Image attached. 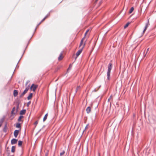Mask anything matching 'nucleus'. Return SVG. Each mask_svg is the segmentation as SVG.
Returning a JSON list of instances; mask_svg holds the SVG:
<instances>
[{"label":"nucleus","mask_w":156,"mask_h":156,"mask_svg":"<svg viewBox=\"0 0 156 156\" xmlns=\"http://www.w3.org/2000/svg\"><path fill=\"white\" fill-rule=\"evenodd\" d=\"M2 121H0V127L1 126L2 124Z\"/></svg>","instance_id":"cd10ccee"},{"label":"nucleus","mask_w":156,"mask_h":156,"mask_svg":"<svg viewBox=\"0 0 156 156\" xmlns=\"http://www.w3.org/2000/svg\"><path fill=\"white\" fill-rule=\"evenodd\" d=\"M98 0H96V2H97Z\"/></svg>","instance_id":"473e14b6"},{"label":"nucleus","mask_w":156,"mask_h":156,"mask_svg":"<svg viewBox=\"0 0 156 156\" xmlns=\"http://www.w3.org/2000/svg\"><path fill=\"white\" fill-rule=\"evenodd\" d=\"M15 147L14 146H12V147L11 152H14L15 151Z\"/></svg>","instance_id":"dca6fc26"},{"label":"nucleus","mask_w":156,"mask_h":156,"mask_svg":"<svg viewBox=\"0 0 156 156\" xmlns=\"http://www.w3.org/2000/svg\"><path fill=\"white\" fill-rule=\"evenodd\" d=\"M89 29L87 30L86 31V33H85V35H84V37L81 40V42H80V46H79V47H80L82 45V44H83V40H84V38H85V37L86 36V35L87 34V33H88V32H89Z\"/></svg>","instance_id":"7ed1b4c3"},{"label":"nucleus","mask_w":156,"mask_h":156,"mask_svg":"<svg viewBox=\"0 0 156 156\" xmlns=\"http://www.w3.org/2000/svg\"><path fill=\"white\" fill-rule=\"evenodd\" d=\"M72 66L71 65H70L69 67V68H68V70H70L71 68V67Z\"/></svg>","instance_id":"a878e982"},{"label":"nucleus","mask_w":156,"mask_h":156,"mask_svg":"<svg viewBox=\"0 0 156 156\" xmlns=\"http://www.w3.org/2000/svg\"><path fill=\"white\" fill-rule=\"evenodd\" d=\"M86 111L87 113H90L91 111V108L90 107H88L87 108Z\"/></svg>","instance_id":"9d476101"},{"label":"nucleus","mask_w":156,"mask_h":156,"mask_svg":"<svg viewBox=\"0 0 156 156\" xmlns=\"http://www.w3.org/2000/svg\"><path fill=\"white\" fill-rule=\"evenodd\" d=\"M129 23H127L124 27V28H126L129 25Z\"/></svg>","instance_id":"5701e85b"},{"label":"nucleus","mask_w":156,"mask_h":156,"mask_svg":"<svg viewBox=\"0 0 156 156\" xmlns=\"http://www.w3.org/2000/svg\"><path fill=\"white\" fill-rule=\"evenodd\" d=\"M133 10H134V8L133 7H132L131 8L130 10H129V13H131L133 12Z\"/></svg>","instance_id":"aec40b11"},{"label":"nucleus","mask_w":156,"mask_h":156,"mask_svg":"<svg viewBox=\"0 0 156 156\" xmlns=\"http://www.w3.org/2000/svg\"><path fill=\"white\" fill-rule=\"evenodd\" d=\"M29 81H27L26 82V85H27V84H28V83H29Z\"/></svg>","instance_id":"c756f323"},{"label":"nucleus","mask_w":156,"mask_h":156,"mask_svg":"<svg viewBox=\"0 0 156 156\" xmlns=\"http://www.w3.org/2000/svg\"><path fill=\"white\" fill-rule=\"evenodd\" d=\"M19 130H15L14 133V136L15 137H16L17 136V135H18V133H19Z\"/></svg>","instance_id":"1a4fd4ad"},{"label":"nucleus","mask_w":156,"mask_h":156,"mask_svg":"<svg viewBox=\"0 0 156 156\" xmlns=\"http://www.w3.org/2000/svg\"><path fill=\"white\" fill-rule=\"evenodd\" d=\"M65 153V152L64 151H62L60 153V156H63V155H64Z\"/></svg>","instance_id":"6ab92c4d"},{"label":"nucleus","mask_w":156,"mask_h":156,"mask_svg":"<svg viewBox=\"0 0 156 156\" xmlns=\"http://www.w3.org/2000/svg\"><path fill=\"white\" fill-rule=\"evenodd\" d=\"M62 53H61L60 55H59V57L58 58V60H61L62 59L63 57L62 56Z\"/></svg>","instance_id":"ddd939ff"},{"label":"nucleus","mask_w":156,"mask_h":156,"mask_svg":"<svg viewBox=\"0 0 156 156\" xmlns=\"http://www.w3.org/2000/svg\"><path fill=\"white\" fill-rule=\"evenodd\" d=\"M47 18V17L46 16L43 19V20H42V21H41V22H42L43 21H44L45 19Z\"/></svg>","instance_id":"c85d7f7f"},{"label":"nucleus","mask_w":156,"mask_h":156,"mask_svg":"<svg viewBox=\"0 0 156 156\" xmlns=\"http://www.w3.org/2000/svg\"><path fill=\"white\" fill-rule=\"evenodd\" d=\"M87 128V126H86V127H85V129H86Z\"/></svg>","instance_id":"2f4dec72"},{"label":"nucleus","mask_w":156,"mask_h":156,"mask_svg":"<svg viewBox=\"0 0 156 156\" xmlns=\"http://www.w3.org/2000/svg\"><path fill=\"white\" fill-rule=\"evenodd\" d=\"M112 96H111L110 98L108 99V102H110V101L112 100Z\"/></svg>","instance_id":"4be33fe9"},{"label":"nucleus","mask_w":156,"mask_h":156,"mask_svg":"<svg viewBox=\"0 0 156 156\" xmlns=\"http://www.w3.org/2000/svg\"><path fill=\"white\" fill-rule=\"evenodd\" d=\"M29 86H28L27 87L24 91L20 95V97H23L28 91L29 89Z\"/></svg>","instance_id":"0eeeda50"},{"label":"nucleus","mask_w":156,"mask_h":156,"mask_svg":"<svg viewBox=\"0 0 156 156\" xmlns=\"http://www.w3.org/2000/svg\"><path fill=\"white\" fill-rule=\"evenodd\" d=\"M85 45V44H84V45H83V47H82V48L81 49H80V50H78V51L77 52V53L76 54V57H77L80 55V54L81 53V52H82V51L83 49V48L84 47Z\"/></svg>","instance_id":"20e7f679"},{"label":"nucleus","mask_w":156,"mask_h":156,"mask_svg":"<svg viewBox=\"0 0 156 156\" xmlns=\"http://www.w3.org/2000/svg\"><path fill=\"white\" fill-rule=\"evenodd\" d=\"M48 116V114H46L44 116V118H43V121H45L47 119V116Z\"/></svg>","instance_id":"2eb2a0df"},{"label":"nucleus","mask_w":156,"mask_h":156,"mask_svg":"<svg viewBox=\"0 0 156 156\" xmlns=\"http://www.w3.org/2000/svg\"><path fill=\"white\" fill-rule=\"evenodd\" d=\"M30 101H29L28 103H27V105H30Z\"/></svg>","instance_id":"7c9ffc66"},{"label":"nucleus","mask_w":156,"mask_h":156,"mask_svg":"<svg viewBox=\"0 0 156 156\" xmlns=\"http://www.w3.org/2000/svg\"><path fill=\"white\" fill-rule=\"evenodd\" d=\"M23 118V116H22V115L20 116L19 117V118L18 119V121L19 122L20 121H21V119H22Z\"/></svg>","instance_id":"a211bd4d"},{"label":"nucleus","mask_w":156,"mask_h":156,"mask_svg":"<svg viewBox=\"0 0 156 156\" xmlns=\"http://www.w3.org/2000/svg\"><path fill=\"white\" fill-rule=\"evenodd\" d=\"M149 25H150V23H149V19H148V20L147 23L146 24V25H145V28H144V29L143 31V34H144V32L146 31L147 29V28L148 27V26Z\"/></svg>","instance_id":"423d86ee"},{"label":"nucleus","mask_w":156,"mask_h":156,"mask_svg":"<svg viewBox=\"0 0 156 156\" xmlns=\"http://www.w3.org/2000/svg\"><path fill=\"white\" fill-rule=\"evenodd\" d=\"M26 112V110H23L21 111L20 112V114L21 115H23L25 114Z\"/></svg>","instance_id":"4468645a"},{"label":"nucleus","mask_w":156,"mask_h":156,"mask_svg":"<svg viewBox=\"0 0 156 156\" xmlns=\"http://www.w3.org/2000/svg\"><path fill=\"white\" fill-rule=\"evenodd\" d=\"M19 108V105H18L17 106L16 108V109L15 107H14L11 111L12 114H16L18 110V109Z\"/></svg>","instance_id":"f03ea898"},{"label":"nucleus","mask_w":156,"mask_h":156,"mask_svg":"<svg viewBox=\"0 0 156 156\" xmlns=\"http://www.w3.org/2000/svg\"><path fill=\"white\" fill-rule=\"evenodd\" d=\"M37 85H35L34 84H32L31 87H30V89L31 90H32L33 91H35L37 87Z\"/></svg>","instance_id":"39448f33"},{"label":"nucleus","mask_w":156,"mask_h":156,"mask_svg":"<svg viewBox=\"0 0 156 156\" xmlns=\"http://www.w3.org/2000/svg\"><path fill=\"white\" fill-rule=\"evenodd\" d=\"M38 121H36L34 123V124L36 126L37 124H38Z\"/></svg>","instance_id":"393cba45"},{"label":"nucleus","mask_w":156,"mask_h":156,"mask_svg":"<svg viewBox=\"0 0 156 156\" xmlns=\"http://www.w3.org/2000/svg\"><path fill=\"white\" fill-rule=\"evenodd\" d=\"M14 97H16L18 94L17 91L16 90H14Z\"/></svg>","instance_id":"9b49d317"},{"label":"nucleus","mask_w":156,"mask_h":156,"mask_svg":"<svg viewBox=\"0 0 156 156\" xmlns=\"http://www.w3.org/2000/svg\"><path fill=\"white\" fill-rule=\"evenodd\" d=\"M112 68V66L111 63L109 64L108 66V71L107 72V79L109 80L110 79V75L111 70Z\"/></svg>","instance_id":"f257e3e1"},{"label":"nucleus","mask_w":156,"mask_h":156,"mask_svg":"<svg viewBox=\"0 0 156 156\" xmlns=\"http://www.w3.org/2000/svg\"><path fill=\"white\" fill-rule=\"evenodd\" d=\"M149 48H147V52H146V53L145 54V56H145V55H146V54H147V52L148 51H149Z\"/></svg>","instance_id":"bb28decb"},{"label":"nucleus","mask_w":156,"mask_h":156,"mask_svg":"<svg viewBox=\"0 0 156 156\" xmlns=\"http://www.w3.org/2000/svg\"><path fill=\"white\" fill-rule=\"evenodd\" d=\"M17 140L15 139H13L11 141V144H14L17 143Z\"/></svg>","instance_id":"6e6552de"},{"label":"nucleus","mask_w":156,"mask_h":156,"mask_svg":"<svg viewBox=\"0 0 156 156\" xmlns=\"http://www.w3.org/2000/svg\"><path fill=\"white\" fill-rule=\"evenodd\" d=\"M22 143H23L22 141H20V140L19 141L18 143V145L19 146H21L22 144Z\"/></svg>","instance_id":"f3484780"},{"label":"nucleus","mask_w":156,"mask_h":156,"mask_svg":"<svg viewBox=\"0 0 156 156\" xmlns=\"http://www.w3.org/2000/svg\"><path fill=\"white\" fill-rule=\"evenodd\" d=\"M20 127V124L19 123H17L16 125V128H19Z\"/></svg>","instance_id":"412c9836"},{"label":"nucleus","mask_w":156,"mask_h":156,"mask_svg":"<svg viewBox=\"0 0 156 156\" xmlns=\"http://www.w3.org/2000/svg\"><path fill=\"white\" fill-rule=\"evenodd\" d=\"M80 86H78L76 88V92L77 90L80 89Z\"/></svg>","instance_id":"b1692460"},{"label":"nucleus","mask_w":156,"mask_h":156,"mask_svg":"<svg viewBox=\"0 0 156 156\" xmlns=\"http://www.w3.org/2000/svg\"><path fill=\"white\" fill-rule=\"evenodd\" d=\"M33 96V94L32 93H30L29 95L28 96V97L27 98V99L28 100H30L31 98Z\"/></svg>","instance_id":"f8f14e48"}]
</instances>
